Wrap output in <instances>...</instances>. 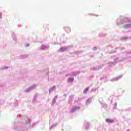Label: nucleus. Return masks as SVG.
Returning <instances> with one entry per match:
<instances>
[{
	"mask_svg": "<svg viewBox=\"0 0 131 131\" xmlns=\"http://www.w3.org/2000/svg\"><path fill=\"white\" fill-rule=\"evenodd\" d=\"M79 109H80L79 106H74L72 108V112L73 113L74 111H76V110H79Z\"/></svg>",
	"mask_w": 131,
	"mask_h": 131,
	"instance_id": "f257e3e1",
	"label": "nucleus"
},
{
	"mask_svg": "<svg viewBox=\"0 0 131 131\" xmlns=\"http://www.w3.org/2000/svg\"><path fill=\"white\" fill-rule=\"evenodd\" d=\"M105 121L108 123H113L114 122V120L110 119H106Z\"/></svg>",
	"mask_w": 131,
	"mask_h": 131,
	"instance_id": "f03ea898",
	"label": "nucleus"
},
{
	"mask_svg": "<svg viewBox=\"0 0 131 131\" xmlns=\"http://www.w3.org/2000/svg\"><path fill=\"white\" fill-rule=\"evenodd\" d=\"M73 80H74V78H70L68 79V82H72V81H73Z\"/></svg>",
	"mask_w": 131,
	"mask_h": 131,
	"instance_id": "7ed1b4c3",
	"label": "nucleus"
},
{
	"mask_svg": "<svg viewBox=\"0 0 131 131\" xmlns=\"http://www.w3.org/2000/svg\"><path fill=\"white\" fill-rule=\"evenodd\" d=\"M131 27V24L127 25L125 26V28H130Z\"/></svg>",
	"mask_w": 131,
	"mask_h": 131,
	"instance_id": "20e7f679",
	"label": "nucleus"
},
{
	"mask_svg": "<svg viewBox=\"0 0 131 131\" xmlns=\"http://www.w3.org/2000/svg\"><path fill=\"white\" fill-rule=\"evenodd\" d=\"M89 88H87L84 91V94H86L88 92H89Z\"/></svg>",
	"mask_w": 131,
	"mask_h": 131,
	"instance_id": "39448f33",
	"label": "nucleus"
},
{
	"mask_svg": "<svg viewBox=\"0 0 131 131\" xmlns=\"http://www.w3.org/2000/svg\"><path fill=\"white\" fill-rule=\"evenodd\" d=\"M0 18H2V14H0Z\"/></svg>",
	"mask_w": 131,
	"mask_h": 131,
	"instance_id": "423d86ee",
	"label": "nucleus"
},
{
	"mask_svg": "<svg viewBox=\"0 0 131 131\" xmlns=\"http://www.w3.org/2000/svg\"><path fill=\"white\" fill-rule=\"evenodd\" d=\"M60 50H62V48H60Z\"/></svg>",
	"mask_w": 131,
	"mask_h": 131,
	"instance_id": "0eeeda50",
	"label": "nucleus"
}]
</instances>
